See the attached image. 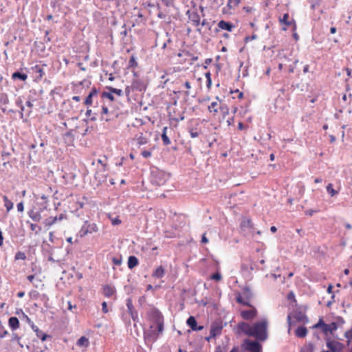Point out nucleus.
Listing matches in <instances>:
<instances>
[{
	"instance_id": "obj_1",
	"label": "nucleus",
	"mask_w": 352,
	"mask_h": 352,
	"mask_svg": "<svg viewBox=\"0 0 352 352\" xmlns=\"http://www.w3.org/2000/svg\"><path fill=\"white\" fill-rule=\"evenodd\" d=\"M195 78V74L192 72L179 76L176 81L179 92L183 93L186 96L192 95V84Z\"/></svg>"
},
{
	"instance_id": "obj_2",
	"label": "nucleus",
	"mask_w": 352,
	"mask_h": 352,
	"mask_svg": "<svg viewBox=\"0 0 352 352\" xmlns=\"http://www.w3.org/2000/svg\"><path fill=\"white\" fill-rule=\"evenodd\" d=\"M253 337L260 340L267 338V322L262 320L253 324Z\"/></svg>"
},
{
	"instance_id": "obj_3",
	"label": "nucleus",
	"mask_w": 352,
	"mask_h": 352,
	"mask_svg": "<svg viewBox=\"0 0 352 352\" xmlns=\"http://www.w3.org/2000/svg\"><path fill=\"white\" fill-rule=\"evenodd\" d=\"M313 329H321L322 332L327 336L329 334H333L334 331H336L338 327L337 324L334 322H331L330 324H326L324 322L322 318H320L318 322L315 324L313 327Z\"/></svg>"
},
{
	"instance_id": "obj_4",
	"label": "nucleus",
	"mask_w": 352,
	"mask_h": 352,
	"mask_svg": "<svg viewBox=\"0 0 352 352\" xmlns=\"http://www.w3.org/2000/svg\"><path fill=\"white\" fill-rule=\"evenodd\" d=\"M149 319L157 325L159 333L164 330V317L162 313L157 309H151L148 313Z\"/></svg>"
},
{
	"instance_id": "obj_5",
	"label": "nucleus",
	"mask_w": 352,
	"mask_h": 352,
	"mask_svg": "<svg viewBox=\"0 0 352 352\" xmlns=\"http://www.w3.org/2000/svg\"><path fill=\"white\" fill-rule=\"evenodd\" d=\"M98 227L96 223L85 221L79 231L80 237H84L89 234H93L98 231Z\"/></svg>"
},
{
	"instance_id": "obj_6",
	"label": "nucleus",
	"mask_w": 352,
	"mask_h": 352,
	"mask_svg": "<svg viewBox=\"0 0 352 352\" xmlns=\"http://www.w3.org/2000/svg\"><path fill=\"white\" fill-rule=\"evenodd\" d=\"M241 347L244 351H247L249 352H261L262 351V346L256 341H252L249 339H245Z\"/></svg>"
},
{
	"instance_id": "obj_7",
	"label": "nucleus",
	"mask_w": 352,
	"mask_h": 352,
	"mask_svg": "<svg viewBox=\"0 0 352 352\" xmlns=\"http://www.w3.org/2000/svg\"><path fill=\"white\" fill-rule=\"evenodd\" d=\"M327 346L331 352H340L344 348V345L342 343L329 339L327 340Z\"/></svg>"
},
{
	"instance_id": "obj_8",
	"label": "nucleus",
	"mask_w": 352,
	"mask_h": 352,
	"mask_svg": "<svg viewBox=\"0 0 352 352\" xmlns=\"http://www.w3.org/2000/svg\"><path fill=\"white\" fill-rule=\"evenodd\" d=\"M102 294L107 298L114 296L116 299V289L114 286L111 285H104L102 287Z\"/></svg>"
},
{
	"instance_id": "obj_9",
	"label": "nucleus",
	"mask_w": 352,
	"mask_h": 352,
	"mask_svg": "<svg viewBox=\"0 0 352 352\" xmlns=\"http://www.w3.org/2000/svg\"><path fill=\"white\" fill-rule=\"evenodd\" d=\"M189 20L195 26H199L201 23V18L199 13L195 10H188L187 12Z\"/></svg>"
},
{
	"instance_id": "obj_10",
	"label": "nucleus",
	"mask_w": 352,
	"mask_h": 352,
	"mask_svg": "<svg viewBox=\"0 0 352 352\" xmlns=\"http://www.w3.org/2000/svg\"><path fill=\"white\" fill-rule=\"evenodd\" d=\"M239 328L245 335L253 337V325L246 322H241L239 324Z\"/></svg>"
},
{
	"instance_id": "obj_11",
	"label": "nucleus",
	"mask_w": 352,
	"mask_h": 352,
	"mask_svg": "<svg viewBox=\"0 0 352 352\" xmlns=\"http://www.w3.org/2000/svg\"><path fill=\"white\" fill-rule=\"evenodd\" d=\"M107 171L108 170L103 171L102 168H97V170L95 173V179L100 183L105 182L107 177Z\"/></svg>"
},
{
	"instance_id": "obj_12",
	"label": "nucleus",
	"mask_w": 352,
	"mask_h": 352,
	"mask_svg": "<svg viewBox=\"0 0 352 352\" xmlns=\"http://www.w3.org/2000/svg\"><path fill=\"white\" fill-rule=\"evenodd\" d=\"M65 215L63 214H60L59 215V217H50V218H47L46 219L45 221H44V225L45 227H50L52 226V225H54V223H56L57 221H61L63 219H64L65 218Z\"/></svg>"
},
{
	"instance_id": "obj_13",
	"label": "nucleus",
	"mask_w": 352,
	"mask_h": 352,
	"mask_svg": "<svg viewBox=\"0 0 352 352\" xmlns=\"http://www.w3.org/2000/svg\"><path fill=\"white\" fill-rule=\"evenodd\" d=\"M217 26L219 29L227 30L228 32H232L234 28V25L232 23L223 20L220 21L218 23Z\"/></svg>"
},
{
	"instance_id": "obj_14",
	"label": "nucleus",
	"mask_w": 352,
	"mask_h": 352,
	"mask_svg": "<svg viewBox=\"0 0 352 352\" xmlns=\"http://www.w3.org/2000/svg\"><path fill=\"white\" fill-rule=\"evenodd\" d=\"M256 311L254 309L244 310L241 312V316L245 320H251L255 317Z\"/></svg>"
},
{
	"instance_id": "obj_15",
	"label": "nucleus",
	"mask_w": 352,
	"mask_h": 352,
	"mask_svg": "<svg viewBox=\"0 0 352 352\" xmlns=\"http://www.w3.org/2000/svg\"><path fill=\"white\" fill-rule=\"evenodd\" d=\"M186 323L193 331L201 330L203 329L202 326L197 327V320L194 316H190Z\"/></svg>"
},
{
	"instance_id": "obj_16",
	"label": "nucleus",
	"mask_w": 352,
	"mask_h": 352,
	"mask_svg": "<svg viewBox=\"0 0 352 352\" xmlns=\"http://www.w3.org/2000/svg\"><path fill=\"white\" fill-rule=\"evenodd\" d=\"M63 140L67 146L73 145L74 142V135L72 131H68L64 134Z\"/></svg>"
},
{
	"instance_id": "obj_17",
	"label": "nucleus",
	"mask_w": 352,
	"mask_h": 352,
	"mask_svg": "<svg viewBox=\"0 0 352 352\" xmlns=\"http://www.w3.org/2000/svg\"><path fill=\"white\" fill-rule=\"evenodd\" d=\"M33 331L36 333V336L40 338L42 341H45L47 338H50V336L43 333L41 330L38 329V327L33 325L32 326Z\"/></svg>"
},
{
	"instance_id": "obj_18",
	"label": "nucleus",
	"mask_w": 352,
	"mask_h": 352,
	"mask_svg": "<svg viewBox=\"0 0 352 352\" xmlns=\"http://www.w3.org/2000/svg\"><path fill=\"white\" fill-rule=\"evenodd\" d=\"M98 94V91L96 88H93L91 91L89 92L88 96H87L85 100V104L86 105H91L93 103V98Z\"/></svg>"
},
{
	"instance_id": "obj_19",
	"label": "nucleus",
	"mask_w": 352,
	"mask_h": 352,
	"mask_svg": "<svg viewBox=\"0 0 352 352\" xmlns=\"http://www.w3.org/2000/svg\"><path fill=\"white\" fill-rule=\"evenodd\" d=\"M8 324L12 330H16L19 327L20 322L16 317L12 316L9 318Z\"/></svg>"
},
{
	"instance_id": "obj_20",
	"label": "nucleus",
	"mask_w": 352,
	"mask_h": 352,
	"mask_svg": "<svg viewBox=\"0 0 352 352\" xmlns=\"http://www.w3.org/2000/svg\"><path fill=\"white\" fill-rule=\"evenodd\" d=\"M165 274V270L162 266H160L155 269V270L153 272L152 276L155 278H161Z\"/></svg>"
},
{
	"instance_id": "obj_21",
	"label": "nucleus",
	"mask_w": 352,
	"mask_h": 352,
	"mask_svg": "<svg viewBox=\"0 0 352 352\" xmlns=\"http://www.w3.org/2000/svg\"><path fill=\"white\" fill-rule=\"evenodd\" d=\"M131 85L132 88H133L134 90L142 91L145 89L144 84L142 81L138 80H133V82L131 83Z\"/></svg>"
},
{
	"instance_id": "obj_22",
	"label": "nucleus",
	"mask_w": 352,
	"mask_h": 352,
	"mask_svg": "<svg viewBox=\"0 0 352 352\" xmlns=\"http://www.w3.org/2000/svg\"><path fill=\"white\" fill-rule=\"evenodd\" d=\"M307 334V329L305 327H299L295 331V335L298 338H305Z\"/></svg>"
},
{
	"instance_id": "obj_23",
	"label": "nucleus",
	"mask_w": 352,
	"mask_h": 352,
	"mask_svg": "<svg viewBox=\"0 0 352 352\" xmlns=\"http://www.w3.org/2000/svg\"><path fill=\"white\" fill-rule=\"evenodd\" d=\"M138 259L136 256H130L128 258L127 262L128 267L131 270L134 268L135 266H137L138 265Z\"/></svg>"
},
{
	"instance_id": "obj_24",
	"label": "nucleus",
	"mask_w": 352,
	"mask_h": 352,
	"mask_svg": "<svg viewBox=\"0 0 352 352\" xmlns=\"http://www.w3.org/2000/svg\"><path fill=\"white\" fill-rule=\"evenodd\" d=\"M168 128L166 126L164 127L162 134V140L165 146H168L170 144L171 142L169 139V138L167 136L166 132H167Z\"/></svg>"
},
{
	"instance_id": "obj_25",
	"label": "nucleus",
	"mask_w": 352,
	"mask_h": 352,
	"mask_svg": "<svg viewBox=\"0 0 352 352\" xmlns=\"http://www.w3.org/2000/svg\"><path fill=\"white\" fill-rule=\"evenodd\" d=\"M76 344L78 346L87 347L89 344V339L85 336H82L78 340Z\"/></svg>"
},
{
	"instance_id": "obj_26",
	"label": "nucleus",
	"mask_w": 352,
	"mask_h": 352,
	"mask_svg": "<svg viewBox=\"0 0 352 352\" xmlns=\"http://www.w3.org/2000/svg\"><path fill=\"white\" fill-rule=\"evenodd\" d=\"M98 164L100 165L99 168H102V170H108L107 166V157L106 156H103L102 158L98 159L97 160Z\"/></svg>"
},
{
	"instance_id": "obj_27",
	"label": "nucleus",
	"mask_w": 352,
	"mask_h": 352,
	"mask_svg": "<svg viewBox=\"0 0 352 352\" xmlns=\"http://www.w3.org/2000/svg\"><path fill=\"white\" fill-rule=\"evenodd\" d=\"M219 104L217 102H212L210 105L208 106V111L210 113H213L214 115H215L217 113H218V111L219 110Z\"/></svg>"
},
{
	"instance_id": "obj_28",
	"label": "nucleus",
	"mask_w": 352,
	"mask_h": 352,
	"mask_svg": "<svg viewBox=\"0 0 352 352\" xmlns=\"http://www.w3.org/2000/svg\"><path fill=\"white\" fill-rule=\"evenodd\" d=\"M3 199L4 201V206L6 208L7 211L9 212L13 208L14 204L10 200L8 199L6 195L3 196Z\"/></svg>"
},
{
	"instance_id": "obj_29",
	"label": "nucleus",
	"mask_w": 352,
	"mask_h": 352,
	"mask_svg": "<svg viewBox=\"0 0 352 352\" xmlns=\"http://www.w3.org/2000/svg\"><path fill=\"white\" fill-rule=\"evenodd\" d=\"M12 78L13 80L19 78V79H20V80H21L23 81H25L28 78V75L25 74H21V73H20L19 72H14V73L12 74Z\"/></svg>"
},
{
	"instance_id": "obj_30",
	"label": "nucleus",
	"mask_w": 352,
	"mask_h": 352,
	"mask_svg": "<svg viewBox=\"0 0 352 352\" xmlns=\"http://www.w3.org/2000/svg\"><path fill=\"white\" fill-rule=\"evenodd\" d=\"M136 140L139 146L144 145L148 142V139L143 135V133H140L139 136H137Z\"/></svg>"
},
{
	"instance_id": "obj_31",
	"label": "nucleus",
	"mask_w": 352,
	"mask_h": 352,
	"mask_svg": "<svg viewBox=\"0 0 352 352\" xmlns=\"http://www.w3.org/2000/svg\"><path fill=\"white\" fill-rule=\"evenodd\" d=\"M219 111L223 118H225L226 116L229 115V113H230V109L226 104H221L219 106Z\"/></svg>"
},
{
	"instance_id": "obj_32",
	"label": "nucleus",
	"mask_w": 352,
	"mask_h": 352,
	"mask_svg": "<svg viewBox=\"0 0 352 352\" xmlns=\"http://www.w3.org/2000/svg\"><path fill=\"white\" fill-rule=\"evenodd\" d=\"M33 71L38 74L39 79H41L44 75V71L43 69L40 67L39 65H35L34 67H32Z\"/></svg>"
},
{
	"instance_id": "obj_33",
	"label": "nucleus",
	"mask_w": 352,
	"mask_h": 352,
	"mask_svg": "<svg viewBox=\"0 0 352 352\" xmlns=\"http://www.w3.org/2000/svg\"><path fill=\"white\" fill-rule=\"evenodd\" d=\"M279 21H280V23L285 24L287 27L291 25V23L289 21V14L288 13L284 14L283 17L280 18Z\"/></svg>"
},
{
	"instance_id": "obj_34",
	"label": "nucleus",
	"mask_w": 352,
	"mask_h": 352,
	"mask_svg": "<svg viewBox=\"0 0 352 352\" xmlns=\"http://www.w3.org/2000/svg\"><path fill=\"white\" fill-rule=\"evenodd\" d=\"M344 337L346 339L347 345H349L352 341V325L351 327L344 333Z\"/></svg>"
},
{
	"instance_id": "obj_35",
	"label": "nucleus",
	"mask_w": 352,
	"mask_h": 352,
	"mask_svg": "<svg viewBox=\"0 0 352 352\" xmlns=\"http://www.w3.org/2000/svg\"><path fill=\"white\" fill-rule=\"evenodd\" d=\"M293 318H295L298 322H302L305 319H307V317L305 314H302L301 312L296 313L293 315Z\"/></svg>"
},
{
	"instance_id": "obj_36",
	"label": "nucleus",
	"mask_w": 352,
	"mask_h": 352,
	"mask_svg": "<svg viewBox=\"0 0 352 352\" xmlns=\"http://www.w3.org/2000/svg\"><path fill=\"white\" fill-rule=\"evenodd\" d=\"M101 97L102 98L109 99L110 101L114 100V96H113V93H111L110 91L109 92L103 91L101 94Z\"/></svg>"
},
{
	"instance_id": "obj_37",
	"label": "nucleus",
	"mask_w": 352,
	"mask_h": 352,
	"mask_svg": "<svg viewBox=\"0 0 352 352\" xmlns=\"http://www.w3.org/2000/svg\"><path fill=\"white\" fill-rule=\"evenodd\" d=\"M107 89L113 94H116L118 96H121L123 94L122 90L120 89L113 88L112 87H107Z\"/></svg>"
},
{
	"instance_id": "obj_38",
	"label": "nucleus",
	"mask_w": 352,
	"mask_h": 352,
	"mask_svg": "<svg viewBox=\"0 0 352 352\" xmlns=\"http://www.w3.org/2000/svg\"><path fill=\"white\" fill-rule=\"evenodd\" d=\"M327 190L328 192V193L331 196H334L338 194V191L334 190L333 188V184H329L327 186Z\"/></svg>"
},
{
	"instance_id": "obj_39",
	"label": "nucleus",
	"mask_w": 352,
	"mask_h": 352,
	"mask_svg": "<svg viewBox=\"0 0 352 352\" xmlns=\"http://www.w3.org/2000/svg\"><path fill=\"white\" fill-rule=\"evenodd\" d=\"M236 302L240 304H242V305H246V306H251L247 300H244V298L241 296V294H239L236 296Z\"/></svg>"
},
{
	"instance_id": "obj_40",
	"label": "nucleus",
	"mask_w": 352,
	"mask_h": 352,
	"mask_svg": "<svg viewBox=\"0 0 352 352\" xmlns=\"http://www.w3.org/2000/svg\"><path fill=\"white\" fill-rule=\"evenodd\" d=\"M109 218L110 219L111 223L113 226L120 225L122 223V221L120 220V219L118 216L113 218L111 217V215H109Z\"/></svg>"
},
{
	"instance_id": "obj_41",
	"label": "nucleus",
	"mask_w": 352,
	"mask_h": 352,
	"mask_svg": "<svg viewBox=\"0 0 352 352\" xmlns=\"http://www.w3.org/2000/svg\"><path fill=\"white\" fill-rule=\"evenodd\" d=\"M14 258H15V260H25L26 256L24 252L19 251L16 253Z\"/></svg>"
},
{
	"instance_id": "obj_42",
	"label": "nucleus",
	"mask_w": 352,
	"mask_h": 352,
	"mask_svg": "<svg viewBox=\"0 0 352 352\" xmlns=\"http://www.w3.org/2000/svg\"><path fill=\"white\" fill-rule=\"evenodd\" d=\"M314 351V346L312 344H308L303 346L300 352H313Z\"/></svg>"
},
{
	"instance_id": "obj_43",
	"label": "nucleus",
	"mask_w": 352,
	"mask_h": 352,
	"mask_svg": "<svg viewBox=\"0 0 352 352\" xmlns=\"http://www.w3.org/2000/svg\"><path fill=\"white\" fill-rule=\"evenodd\" d=\"M129 67H136L138 66V63L135 60L134 56H131V57L130 58L129 61Z\"/></svg>"
},
{
	"instance_id": "obj_44",
	"label": "nucleus",
	"mask_w": 352,
	"mask_h": 352,
	"mask_svg": "<svg viewBox=\"0 0 352 352\" xmlns=\"http://www.w3.org/2000/svg\"><path fill=\"white\" fill-rule=\"evenodd\" d=\"M126 307L128 308L129 312L131 314V316H133V305L132 304L131 300H130V299L127 300Z\"/></svg>"
},
{
	"instance_id": "obj_45",
	"label": "nucleus",
	"mask_w": 352,
	"mask_h": 352,
	"mask_svg": "<svg viewBox=\"0 0 352 352\" xmlns=\"http://www.w3.org/2000/svg\"><path fill=\"white\" fill-rule=\"evenodd\" d=\"M221 278H222V276H221V274H219V272L214 273L211 276V279L217 280V281L221 280Z\"/></svg>"
},
{
	"instance_id": "obj_46",
	"label": "nucleus",
	"mask_w": 352,
	"mask_h": 352,
	"mask_svg": "<svg viewBox=\"0 0 352 352\" xmlns=\"http://www.w3.org/2000/svg\"><path fill=\"white\" fill-rule=\"evenodd\" d=\"M141 155L144 158H148V157H150L151 156L152 151H142Z\"/></svg>"
},
{
	"instance_id": "obj_47",
	"label": "nucleus",
	"mask_w": 352,
	"mask_h": 352,
	"mask_svg": "<svg viewBox=\"0 0 352 352\" xmlns=\"http://www.w3.org/2000/svg\"><path fill=\"white\" fill-rule=\"evenodd\" d=\"M241 226L242 227H250V228H251L252 226V223L251 219H248L246 221H244L242 223Z\"/></svg>"
},
{
	"instance_id": "obj_48",
	"label": "nucleus",
	"mask_w": 352,
	"mask_h": 352,
	"mask_svg": "<svg viewBox=\"0 0 352 352\" xmlns=\"http://www.w3.org/2000/svg\"><path fill=\"white\" fill-rule=\"evenodd\" d=\"M189 133L192 138H197L199 135V133L196 130L192 129L189 131Z\"/></svg>"
},
{
	"instance_id": "obj_49",
	"label": "nucleus",
	"mask_w": 352,
	"mask_h": 352,
	"mask_svg": "<svg viewBox=\"0 0 352 352\" xmlns=\"http://www.w3.org/2000/svg\"><path fill=\"white\" fill-rule=\"evenodd\" d=\"M243 10L247 13H251L255 10L252 6H244Z\"/></svg>"
},
{
	"instance_id": "obj_50",
	"label": "nucleus",
	"mask_w": 352,
	"mask_h": 352,
	"mask_svg": "<svg viewBox=\"0 0 352 352\" xmlns=\"http://www.w3.org/2000/svg\"><path fill=\"white\" fill-rule=\"evenodd\" d=\"M102 311L104 314H107L109 312V309L107 307V303L106 302H103L102 303Z\"/></svg>"
},
{
	"instance_id": "obj_51",
	"label": "nucleus",
	"mask_w": 352,
	"mask_h": 352,
	"mask_svg": "<svg viewBox=\"0 0 352 352\" xmlns=\"http://www.w3.org/2000/svg\"><path fill=\"white\" fill-rule=\"evenodd\" d=\"M134 89L133 88H132V85L131 86H127L126 88H125V94H126V96H130V93L131 91H133Z\"/></svg>"
},
{
	"instance_id": "obj_52",
	"label": "nucleus",
	"mask_w": 352,
	"mask_h": 352,
	"mask_svg": "<svg viewBox=\"0 0 352 352\" xmlns=\"http://www.w3.org/2000/svg\"><path fill=\"white\" fill-rule=\"evenodd\" d=\"M25 104H26V106H27L28 107H29V108H30V110H28V112H27L28 115H29V114L31 113V111H32V110H31V109H32V107H33V104L32 103V102H31L30 100H28V101L26 102Z\"/></svg>"
},
{
	"instance_id": "obj_53",
	"label": "nucleus",
	"mask_w": 352,
	"mask_h": 352,
	"mask_svg": "<svg viewBox=\"0 0 352 352\" xmlns=\"http://www.w3.org/2000/svg\"><path fill=\"white\" fill-rule=\"evenodd\" d=\"M154 182L156 183L157 185L158 186H161V185H164L166 182V180L163 178H160L159 180H155Z\"/></svg>"
},
{
	"instance_id": "obj_54",
	"label": "nucleus",
	"mask_w": 352,
	"mask_h": 352,
	"mask_svg": "<svg viewBox=\"0 0 352 352\" xmlns=\"http://www.w3.org/2000/svg\"><path fill=\"white\" fill-rule=\"evenodd\" d=\"M19 212H23L24 210L23 204L22 202L19 203L16 206Z\"/></svg>"
},
{
	"instance_id": "obj_55",
	"label": "nucleus",
	"mask_w": 352,
	"mask_h": 352,
	"mask_svg": "<svg viewBox=\"0 0 352 352\" xmlns=\"http://www.w3.org/2000/svg\"><path fill=\"white\" fill-rule=\"evenodd\" d=\"M30 217L35 221H38L41 219V215L39 214H34V216H30Z\"/></svg>"
},
{
	"instance_id": "obj_56",
	"label": "nucleus",
	"mask_w": 352,
	"mask_h": 352,
	"mask_svg": "<svg viewBox=\"0 0 352 352\" xmlns=\"http://www.w3.org/2000/svg\"><path fill=\"white\" fill-rule=\"evenodd\" d=\"M206 87L208 90L212 87V78L206 80Z\"/></svg>"
},
{
	"instance_id": "obj_57",
	"label": "nucleus",
	"mask_w": 352,
	"mask_h": 352,
	"mask_svg": "<svg viewBox=\"0 0 352 352\" xmlns=\"http://www.w3.org/2000/svg\"><path fill=\"white\" fill-rule=\"evenodd\" d=\"M212 58H206L205 60V62H204V69H207V67H208V65L210 64V63L212 62Z\"/></svg>"
},
{
	"instance_id": "obj_58",
	"label": "nucleus",
	"mask_w": 352,
	"mask_h": 352,
	"mask_svg": "<svg viewBox=\"0 0 352 352\" xmlns=\"http://www.w3.org/2000/svg\"><path fill=\"white\" fill-rule=\"evenodd\" d=\"M201 243H208V239H207L206 237V233H204L203 235H202V237H201Z\"/></svg>"
},
{
	"instance_id": "obj_59",
	"label": "nucleus",
	"mask_w": 352,
	"mask_h": 352,
	"mask_svg": "<svg viewBox=\"0 0 352 352\" xmlns=\"http://www.w3.org/2000/svg\"><path fill=\"white\" fill-rule=\"evenodd\" d=\"M112 261H113V264H115L116 265H120L121 264V260L116 258H113L112 259Z\"/></svg>"
},
{
	"instance_id": "obj_60",
	"label": "nucleus",
	"mask_w": 352,
	"mask_h": 352,
	"mask_svg": "<svg viewBox=\"0 0 352 352\" xmlns=\"http://www.w3.org/2000/svg\"><path fill=\"white\" fill-rule=\"evenodd\" d=\"M109 112L108 108L106 106H102V114H107Z\"/></svg>"
},
{
	"instance_id": "obj_61",
	"label": "nucleus",
	"mask_w": 352,
	"mask_h": 352,
	"mask_svg": "<svg viewBox=\"0 0 352 352\" xmlns=\"http://www.w3.org/2000/svg\"><path fill=\"white\" fill-rule=\"evenodd\" d=\"M8 334V331L6 330H3L0 331V338H4Z\"/></svg>"
},
{
	"instance_id": "obj_62",
	"label": "nucleus",
	"mask_w": 352,
	"mask_h": 352,
	"mask_svg": "<svg viewBox=\"0 0 352 352\" xmlns=\"http://www.w3.org/2000/svg\"><path fill=\"white\" fill-rule=\"evenodd\" d=\"M27 278L30 283H33V280L34 279V275H29L28 276Z\"/></svg>"
},
{
	"instance_id": "obj_63",
	"label": "nucleus",
	"mask_w": 352,
	"mask_h": 352,
	"mask_svg": "<svg viewBox=\"0 0 352 352\" xmlns=\"http://www.w3.org/2000/svg\"><path fill=\"white\" fill-rule=\"evenodd\" d=\"M238 129H239V130H243V129H245L244 124H243L242 122H239V123L238 124Z\"/></svg>"
},
{
	"instance_id": "obj_64",
	"label": "nucleus",
	"mask_w": 352,
	"mask_h": 352,
	"mask_svg": "<svg viewBox=\"0 0 352 352\" xmlns=\"http://www.w3.org/2000/svg\"><path fill=\"white\" fill-rule=\"evenodd\" d=\"M332 290H333V286H332L331 285H329L328 286V287H327V292H328L329 294H331V293L333 292V291H332Z\"/></svg>"
}]
</instances>
